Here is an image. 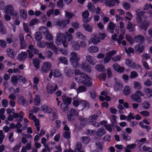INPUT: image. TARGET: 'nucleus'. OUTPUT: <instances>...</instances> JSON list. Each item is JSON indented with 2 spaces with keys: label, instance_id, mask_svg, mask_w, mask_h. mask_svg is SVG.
Listing matches in <instances>:
<instances>
[{
  "label": "nucleus",
  "instance_id": "c85d7f7f",
  "mask_svg": "<svg viewBox=\"0 0 152 152\" xmlns=\"http://www.w3.org/2000/svg\"><path fill=\"white\" fill-rule=\"evenodd\" d=\"M60 108L63 111H66L69 108V105L64 103H61L60 105Z\"/></svg>",
  "mask_w": 152,
  "mask_h": 152
},
{
  "label": "nucleus",
  "instance_id": "c756f323",
  "mask_svg": "<svg viewBox=\"0 0 152 152\" xmlns=\"http://www.w3.org/2000/svg\"><path fill=\"white\" fill-rule=\"evenodd\" d=\"M88 50L90 53H96L98 51L99 49L96 46H91L88 48Z\"/></svg>",
  "mask_w": 152,
  "mask_h": 152
},
{
  "label": "nucleus",
  "instance_id": "a18cd8bd",
  "mask_svg": "<svg viewBox=\"0 0 152 152\" xmlns=\"http://www.w3.org/2000/svg\"><path fill=\"white\" fill-rule=\"evenodd\" d=\"M105 129L109 132H111L112 131V127H113V124H104V125Z\"/></svg>",
  "mask_w": 152,
  "mask_h": 152
},
{
  "label": "nucleus",
  "instance_id": "1a4fd4ad",
  "mask_svg": "<svg viewBox=\"0 0 152 152\" xmlns=\"http://www.w3.org/2000/svg\"><path fill=\"white\" fill-rule=\"evenodd\" d=\"M13 11L14 10L13 6L9 4L5 7L4 12L6 14H9L10 15L13 13Z\"/></svg>",
  "mask_w": 152,
  "mask_h": 152
},
{
  "label": "nucleus",
  "instance_id": "6e6552de",
  "mask_svg": "<svg viewBox=\"0 0 152 152\" xmlns=\"http://www.w3.org/2000/svg\"><path fill=\"white\" fill-rule=\"evenodd\" d=\"M81 66L82 69L85 72H90L91 71V66L86 63H82Z\"/></svg>",
  "mask_w": 152,
  "mask_h": 152
},
{
  "label": "nucleus",
  "instance_id": "2f4dec72",
  "mask_svg": "<svg viewBox=\"0 0 152 152\" xmlns=\"http://www.w3.org/2000/svg\"><path fill=\"white\" fill-rule=\"evenodd\" d=\"M40 96L38 94H36L35 96L34 99V104L35 105H38L40 103Z\"/></svg>",
  "mask_w": 152,
  "mask_h": 152
},
{
  "label": "nucleus",
  "instance_id": "bf43d9fd",
  "mask_svg": "<svg viewBox=\"0 0 152 152\" xmlns=\"http://www.w3.org/2000/svg\"><path fill=\"white\" fill-rule=\"evenodd\" d=\"M64 6V4L63 0H59L57 2V6L59 8H63V7Z\"/></svg>",
  "mask_w": 152,
  "mask_h": 152
},
{
  "label": "nucleus",
  "instance_id": "6e6d98bb",
  "mask_svg": "<svg viewBox=\"0 0 152 152\" xmlns=\"http://www.w3.org/2000/svg\"><path fill=\"white\" fill-rule=\"evenodd\" d=\"M35 39L37 41H40L42 39V35L40 32H37L35 34Z\"/></svg>",
  "mask_w": 152,
  "mask_h": 152
},
{
  "label": "nucleus",
  "instance_id": "a211bd4d",
  "mask_svg": "<svg viewBox=\"0 0 152 152\" xmlns=\"http://www.w3.org/2000/svg\"><path fill=\"white\" fill-rule=\"evenodd\" d=\"M134 48L139 53H141L143 52L145 49L144 46L143 45H136Z\"/></svg>",
  "mask_w": 152,
  "mask_h": 152
},
{
  "label": "nucleus",
  "instance_id": "423d86ee",
  "mask_svg": "<svg viewBox=\"0 0 152 152\" xmlns=\"http://www.w3.org/2000/svg\"><path fill=\"white\" fill-rule=\"evenodd\" d=\"M80 60L79 58H73L72 57H70V62L74 67L77 68L79 66V61Z\"/></svg>",
  "mask_w": 152,
  "mask_h": 152
},
{
  "label": "nucleus",
  "instance_id": "f704fd0d",
  "mask_svg": "<svg viewBox=\"0 0 152 152\" xmlns=\"http://www.w3.org/2000/svg\"><path fill=\"white\" fill-rule=\"evenodd\" d=\"M100 42L99 38L97 35H95L91 39V42L94 45H96Z\"/></svg>",
  "mask_w": 152,
  "mask_h": 152
},
{
  "label": "nucleus",
  "instance_id": "13d9d810",
  "mask_svg": "<svg viewBox=\"0 0 152 152\" xmlns=\"http://www.w3.org/2000/svg\"><path fill=\"white\" fill-rule=\"evenodd\" d=\"M53 76L54 77H59L62 75V74L57 69H55L53 72Z\"/></svg>",
  "mask_w": 152,
  "mask_h": 152
},
{
  "label": "nucleus",
  "instance_id": "5701e85b",
  "mask_svg": "<svg viewBox=\"0 0 152 152\" xmlns=\"http://www.w3.org/2000/svg\"><path fill=\"white\" fill-rule=\"evenodd\" d=\"M40 61L37 58H34L33 59V63L34 66L38 69L39 67Z\"/></svg>",
  "mask_w": 152,
  "mask_h": 152
},
{
  "label": "nucleus",
  "instance_id": "4468645a",
  "mask_svg": "<svg viewBox=\"0 0 152 152\" xmlns=\"http://www.w3.org/2000/svg\"><path fill=\"white\" fill-rule=\"evenodd\" d=\"M27 54L26 52H22L19 53L18 55V59L20 61H24L27 57Z\"/></svg>",
  "mask_w": 152,
  "mask_h": 152
},
{
  "label": "nucleus",
  "instance_id": "603ef678",
  "mask_svg": "<svg viewBox=\"0 0 152 152\" xmlns=\"http://www.w3.org/2000/svg\"><path fill=\"white\" fill-rule=\"evenodd\" d=\"M80 123L81 125L85 126L87 123V120L86 118H84L83 117H81L80 118Z\"/></svg>",
  "mask_w": 152,
  "mask_h": 152
},
{
  "label": "nucleus",
  "instance_id": "0e129e2a",
  "mask_svg": "<svg viewBox=\"0 0 152 152\" xmlns=\"http://www.w3.org/2000/svg\"><path fill=\"white\" fill-rule=\"evenodd\" d=\"M53 54V53L50 50L47 51L45 53L46 56L48 58H51Z\"/></svg>",
  "mask_w": 152,
  "mask_h": 152
},
{
  "label": "nucleus",
  "instance_id": "20e7f679",
  "mask_svg": "<svg viewBox=\"0 0 152 152\" xmlns=\"http://www.w3.org/2000/svg\"><path fill=\"white\" fill-rule=\"evenodd\" d=\"M51 68V64L48 62H45L41 68L42 71L44 73H47L49 71Z\"/></svg>",
  "mask_w": 152,
  "mask_h": 152
},
{
  "label": "nucleus",
  "instance_id": "774afa93",
  "mask_svg": "<svg viewBox=\"0 0 152 152\" xmlns=\"http://www.w3.org/2000/svg\"><path fill=\"white\" fill-rule=\"evenodd\" d=\"M134 113H130L128 115V117L127 118V120L128 121H130L132 119H134V117L133 116Z\"/></svg>",
  "mask_w": 152,
  "mask_h": 152
},
{
  "label": "nucleus",
  "instance_id": "c03bdc74",
  "mask_svg": "<svg viewBox=\"0 0 152 152\" xmlns=\"http://www.w3.org/2000/svg\"><path fill=\"white\" fill-rule=\"evenodd\" d=\"M71 132L69 131H65L63 133V136L67 140L71 138Z\"/></svg>",
  "mask_w": 152,
  "mask_h": 152
},
{
  "label": "nucleus",
  "instance_id": "bb28decb",
  "mask_svg": "<svg viewBox=\"0 0 152 152\" xmlns=\"http://www.w3.org/2000/svg\"><path fill=\"white\" fill-rule=\"evenodd\" d=\"M89 78V76L86 74L84 73H81L80 74V77H79V80L82 83V80H86Z\"/></svg>",
  "mask_w": 152,
  "mask_h": 152
},
{
  "label": "nucleus",
  "instance_id": "3c124183",
  "mask_svg": "<svg viewBox=\"0 0 152 152\" xmlns=\"http://www.w3.org/2000/svg\"><path fill=\"white\" fill-rule=\"evenodd\" d=\"M76 35L77 37L82 40H85L86 39V37L81 32H77L76 34Z\"/></svg>",
  "mask_w": 152,
  "mask_h": 152
},
{
  "label": "nucleus",
  "instance_id": "39448f33",
  "mask_svg": "<svg viewBox=\"0 0 152 152\" xmlns=\"http://www.w3.org/2000/svg\"><path fill=\"white\" fill-rule=\"evenodd\" d=\"M89 15V13L88 10H86L82 13L83 22L84 23L89 22L91 19H89L88 16Z\"/></svg>",
  "mask_w": 152,
  "mask_h": 152
},
{
  "label": "nucleus",
  "instance_id": "4d7b16f0",
  "mask_svg": "<svg viewBox=\"0 0 152 152\" xmlns=\"http://www.w3.org/2000/svg\"><path fill=\"white\" fill-rule=\"evenodd\" d=\"M75 98H73V101L72 102V104L75 107H78L80 103L82 102L81 100H78L75 99Z\"/></svg>",
  "mask_w": 152,
  "mask_h": 152
},
{
  "label": "nucleus",
  "instance_id": "473e14b6",
  "mask_svg": "<svg viewBox=\"0 0 152 152\" xmlns=\"http://www.w3.org/2000/svg\"><path fill=\"white\" fill-rule=\"evenodd\" d=\"M88 10L93 13L95 12V7L91 2H89L88 4Z\"/></svg>",
  "mask_w": 152,
  "mask_h": 152
},
{
  "label": "nucleus",
  "instance_id": "49530a36",
  "mask_svg": "<svg viewBox=\"0 0 152 152\" xmlns=\"http://www.w3.org/2000/svg\"><path fill=\"white\" fill-rule=\"evenodd\" d=\"M18 101L21 104L24 105L26 104V100L25 99L24 97L22 96H20L18 98Z\"/></svg>",
  "mask_w": 152,
  "mask_h": 152
},
{
  "label": "nucleus",
  "instance_id": "aec40b11",
  "mask_svg": "<svg viewBox=\"0 0 152 152\" xmlns=\"http://www.w3.org/2000/svg\"><path fill=\"white\" fill-rule=\"evenodd\" d=\"M105 5L107 7H111L115 5V3L112 0H106L105 2Z\"/></svg>",
  "mask_w": 152,
  "mask_h": 152
},
{
  "label": "nucleus",
  "instance_id": "c9c22d12",
  "mask_svg": "<svg viewBox=\"0 0 152 152\" xmlns=\"http://www.w3.org/2000/svg\"><path fill=\"white\" fill-rule=\"evenodd\" d=\"M134 39L137 42H140L141 43H143L145 40L144 37L142 35L136 36L134 37Z\"/></svg>",
  "mask_w": 152,
  "mask_h": 152
},
{
  "label": "nucleus",
  "instance_id": "7c9ffc66",
  "mask_svg": "<svg viewBox=\"0 0 152 152\" xmlns=\"http://www.w3.org/2000/svg\"><path fill=\"white\" fill-rule=\"evenodd\" d=\"M131 90L130 87L128 86L125 87L123 92L125 95H128L131 92Z\"/></svg>",
  "mask_w": 152,
  "mask_h": 152
},
{
  "label": "nucleus",
  "instance_id": "4c0bfd02",
  "mask_svg": "<svg viewBox=\"0 0 152 152\" xmlns=\"http://www.w3.org/2000/svg\"><path fill=\"white\" fill-rule=\"evenodd\" d=\"M86 59L87 61L91 64L92 65L95 64V62L94 61V58L92 56H86Z\"/></svg>",
  "mask_w": 152,
  "mask_h": 152
},
{
  "label": "nucleus",
  "instance_id": "09e8293b",
  "mask_svg": "<svg viewBox=\"0 0 152 152\" xmlns=\"http://www.w3.org/2000/svg\"><path fill=\"white\" fill-rule=\"evenodd\" d=\"M150 105V104L148 101H145L143 103L142 106L144 109L148 110L149 108Z\"/></svg>",
  "mask_w": 152,
  "mask_h": 152
},
{
  "label": "nucleus",
  "instance_id": "de8ad7c7",
  "mask_svg": "<svg viewBox=\"0 0 152 152\" xmlns=\"http://www.w3.org/2000/svg\"><path fill=\"white\" fill-rule=\"evenodd\" d=\"M45 39L48 41L52 40L53 39V36L51 34L49 33L48 31L45 32Z\"/></svg>",
  "mask_w": 152,
  "mask_h": 152
},
{
  "label": "nucleus",
  "instance_id": "f03ea898",
  "mask_svg": "<svg viewBox=\"0 0 152 152\" xmlns=\"http://www.w3.org/2000/svg\"><path fill=\"white\" fill-rule=\"evenodd\" d=\"M125 62L127 66L131 68L135 69L139 72H141L142 70V68L141 66L136 63L133 62L132 63V60L130 59H126Z\"/></svg>",
  "mask_w": 152,
  "mask_h": 152
},
{
  "label": "nucleus",
  "instance_id": "79ce46f5",
  "mask_svg": "<svg viewBox=\"0 0 152 152\" xmlns=\"http://www.w3.org/2000/svg\"><path fill=\"white\" fill-rule=\"evenodd\" d=\"M82 83L86 86L89 87H91L93 84L92 82L89 80H82Z\"/></svg>",
  "mask_w": 152,
  "mask_h": 152
},
{
  "label": "nucleus",
  "instance_id": "2eb2a0df",
  "mask_svg": "<svg viewBox=\"0 0 152 152\" xmlns=\"http://www.w3.org/2000/svg\"><path fill=\"white\" fill-rule=\"evenodd\" d=\"M41 110L44 112L47 113H51L52 112L51 109L47 105H43L41 106Z\"/></svg>",
  "mask_w": 152,
  "mask_h": 152
},
{
  "label": "nucleus",
  "instance_id": "a19ab883",
  "mask_svg": "<svg viewBox=\"0 0 152 152\" xmlns=\"http://www.w3.org/2000/svg\"><path fill=\"white\" fill-rule=\"evenodd\" d=\"M134 88L136 90H140L142 88L141 84L138 82L135 81L134 83Z\"/></svg>",
  "mask_w": 152,
  "mask_h": 152
},
{
  "label": "nucleus",
  "instance_id": "69168bd1",
  "mask_svg": "<svg viewBox=\"0 0 152 152\" xmlns=\"http://www.w3.org/2000/svg\"><path fill=\"white\" fill-rule=\"evenodd\" d=\"M65 15L68 18L71 19L74 16V15L72 13L69 12L68 11H66Z\"/></svg>",
  "mask_w": 152,
  "mask_h": 152
},
{
  "label": "nucleus",
  "instance_id": "72a5a7b5",
  "mask_svg": "<svg viewBox=\"0 0 152 152\" xmlns=\"http://www.w3.org/2000/svg\"><path fill=\"white\" fill-rule=\"evenodd\" d=\"M95 68L98 72H102L105 71L104 66L102 65H97L95 66Z\"/></svg>",
  "mask_w": 152,
  "mask_h": 152
},
{
  "label": "nucleus",
  "instance_id": "5fc2aeb1",
  "mask_svg": "<svg viewBox=\"0 0 152 152\" xmlns=\"http://www.w3.org/2000/svg\"><path fill=\"white\" fill-rule=\"evenodd\" d=\"M47 43L48 47L54 51H56L57 50V48L53 43L51 42Z\"/></svg>",
  "mask_w": 152,
  "mask_h": 152
},
{
  "label": "nucleus",
  "instance_id": "ea45409f",
  "mask_svg": "<svg viewBox=\"0 0 152 152\" xmlns=\"http://www.w3.org/2000/svg\"><path fill=\"white\" fill-rule=\"evenodd\" d=\"M0 32L2 34H6L7 31L2 22L0 24Z\"/></svg>",
  "mask_w": 152,
  "mask_h": 152
},
{
  "label": "nucleus",
  "instance_id": "ddd939ff",
  "mask_svg": "<svg viewBox=\"0 0 152 152\" xmlns=\"http://www.w3.org/2000/svg\"><path fill=\"white\" fill-rule=\"evenodd\" d=\"M62 99L63 102L69 105L71 104L72 99L71 97H68L66 95L62 96Z\"/></svg>",
  "mask_w": 152,
  "mask_h": 152
},
{
  "label": "nucleus",
  "instance_id": "f8f14e48",
  "mask_svg": "<svg viewBox=\"0 0 152 152\" xmlns=\"http://www.w3.org/2000/svg\"><path fill=\"white\" fill-rule=\"evenodd\" d=\"M149 24V23L148 21L145 20L139 26L141 29L146 31L147 29Z\"/></svg>",
  "mask_w": 152,
  "mask_h": 152
},
{
  "label": "nucleus",
  "instance_id": "a878e982",
  "mask_svg": "<svg viewBox=\"0 0 152 152\" xmlns=\"http://www.w3.org/2000/svg\"><path fill=\"white\" fill-rule=\"evenodd\" d=\"M122 136L123 140L125 141H129L131 140V137L128 135L127 133L125 131H123L122 132Z\"/></svg>",
  "mask_w": 152,
  "mask_h": 152
},
{
  "label": "nucleus",
  "instance_id": "cd10ccee",
  "mask_svg": "<svg viewBox=\"0 0 152 152\" xmlns=\"http://www.w3.org/2000/svg\"><path fill=\"white\" fill-rule=\"evenodd\" d=\"M20 15L21 17L24 20H25L27 18V12L23 9H20L19 11Z\"/></svg>",
  "mask_w": 152,
  "mask_h": 152
},
{
  "label": "nucleus",
  "instance_id": "412c9836",
  "mask_svg": "<svg viewBox=\"0 0 152 152\" xmlns=\"http://www.w3.org/2000/svg\"><path fill=\"white\" fill-rule=\"evenodd\" d=\"M82 147V143L79 142H77L75 145L74 146V150L75 152H77L78 151L81 150Z\"/></svg>",
  "mask_w": 152,
  "mask_h": 152
},
{
  "label": "nucleus",
  "instance_id": "e433bc0d",
  "mask_svg": "<svg viewBox=\"0 0 152 152\" xmlns=\"http://www.w3.org/2000/svg\"><path fill=\"white\" fill-rule=\"evenodd\" d=\"M144 91L148 97H152V90L148 88H145Z\"/></svg>",
  "mask_w": 152,
  "mask_h": 152
},
{
  "label": "nucleus",
  "instance_id": "052dcab7",
  "mask_svg": "<svg viewBox=\"0 0 152 152\" xmlns=\"http://www.w3.org/2000/svg\"><path fill=\"white\" fill-rule=\"evenodd\" d=\"M123 7L124 9L126 10H129L130 8V4L127 2H124L123 4Z\"/></svg>",
  "mask_w": 152,
  "mask_h": 152
},
{
  "label": "nucleus",
  "instance_id": "6ab92c4d",
  "mask_svg": "<svg viewBox=\"0 0 152 152\" xmlns=\"http://www.w3.org/2000/svg\"><path fill=\"white\" fill-rule=\"evenodd\" d=\"M136 146V144L134 143L128 145L126 146V147L125 148V151L126 152H131V151L130 150L135 148Z\"/></svg>",
  "mask_w": 152,
  "mask_h": 152
},
{
  "label": "nucleus",
  "instance_id": "393cba45",
  "mask_svg": "<svg viewBox=\"0 0 152 152\" xmlns=\"http://www.w3.org/2000/svg\"><path fill=\"white\" fill-rule=\"evenodd\" d=\"M131 98L132 99L134 102L139 103L140 102H141V99L140 97L138 95L136 94H134L132 95Z\"/></svg>",
  "mask_w": 152,
  "mask_h": 152
},
{
  "label": "nucleus",
  "instance_id": "58836bf2",
  "mask_svg": "<svg viewBox=\"0 0 152 152\" xmlns=\"http://www.w3.org/2000/svg\"><path fill=\"white\" fill-rule=\"evenodd\" d=\"M77 91V93L83 92L86 91V88L84 86H79Z\"/></svg>",
  "mask_w": 152,
  "mask_h": 152
},
{
  "label": "nucleus",
  "instance_id": "37998d69",
  "mask_svg": "<svg viewBox=\"0 0 152 152\" xmlns=\"http://www.w3.org/2000/svg\"><path fill=\"white\" fill-rule=\"evenodd\" d=\"M18 80V78L17 76L14 75L12 76L11 79L12 83L15 86H16L17 84Z\"/></svg>",
  "mask_w": 152,
  "mask_h": 152
},
{
  "label": "nucleus",
  "instance_id": "7ed1b4c3",
  "mask_svg": "<svg viewBox=\"0 0 152 152\" xmlns=\"http://www.w3.org/2000/svg\"><path fill=\"white\" fill-rule=\"evenodd\" d=\"M78 115V113L77 110L73 108H72L67 112V118L69 121H72L75 116Z\"/></svg>",
  "mask_w": 152,
  "mask_h": 152
},
{
  "label": "nucleus",
  "instance_id": "0eeeda50",
  "mask_svg": "<svg viewBox=\"0 0 152 152\" xmlns=\"http://www.w3.org/2000/svg\"><path fill=\"white\" fill-rule=\"evenodd\" d=\"M58 89V87L57 85H56L54 87L51 85H48L47 87V92L50 94H53Z\"/></svg>",
  "mask_w": 152,
  "mask_h": 152
},
{
  "label": "nucleus",
  "instance_id": "b1692460",
  "mask_svg": "<svg viewBox=\"0 0 152 152\" xmlns=\"http://www.w3.org/2000/svg\"><path fill=\"white\" fill-rule=\"evenodd\" d=\"M72 47L75 50H78L80 48V45L79 44V41H74L72 43Z\"/></svg>",
  "mask_w": 152,
  "mask_h": 152
},
{
  "label": "nucleus",
  "instance_id": "f257e3e1",
  "mask_svg": "<svg viewBox=\"0 0 152 152\" xmlns=\"http://www.w3.org/2000/svg\"><path fill=\"white\" fill-rule=\"evenodd\" d=\"M56 44L57 45L62 44L64 47L67 48L68 42L65 35L61 33L58 34L57 35Z\"/></svg>",
  "mask_w": 152,
  "mask_h": 152
},
{
  "label": "nucleus",
  "instance_id": "9d476101",
  "mask_svg": "<svg viewBox=\"0 0 152 152\" xmlns=\"http://www.w3.org/2000/svg\"><path fill=\"white\" fill-rule=\"evenodd\" d=\"M7 54L9 57L12 58H14L16 55L15 51L11 48H9L7 50Z\"/></svg>",
  "mask_w": 152,
  "mask_h": 152
},
{
  "label": "nucleus",
  "instance_id": "dca6fc26",
  "mask_svg": "<svg viewBox=\"0 0 152 152\" xmlns=\"http://www.w3.org/2000/svg\"><path fill=\"white\" fill-rule=\"evenodd\" d=\"M106 133V131L102 127H100L99 128L96 132V135L97 136L102 137Z\"/></svg>",
  "mask_w": 152,
  "mask_h": 152
},
{
  "label": "nucleus",
  "instance_id": "f3484780",
  "mask_svg": "<svg viewBox=\"0 0 152 152\" xmlns=\"http://www.w3.org/2000/svg\"><path fill=\"white\" fill-rule=\"evenodd\" d=\"M81 140L83 144L86 145L89 142L91 139L88 136H83L81 138Z\"/></svg>",
  "mask_w": 152,
  "mask_h": 152
},
{
  "label": "nucleus",
  "instance_id": "864d4df0",
  "mask_svg": "<svg viewBox=\"0 0 152 152\" xmlns=\"http://www.w3.org/2000/svg\"><path fill=\"white\" fill-rule=\"evenodd\" d=\"M127 29L129 30L130 32H133L134 31L133 24L130 21H129L127 24Z\"/></svg>",
  "mask_w": 152,
  "mask_h": 152
},
{
  "label": "nucleus",
  "instance_id": "338daca9",
  "mask_svg": "<svg viewBox=\"0 0 152 152\" xmlns=\"http://www.w3.org/2000/svg\"><path fill=\"white\" fill-rule=\"evenodd\" d=\"M90 94L91 98L93 99H94L96 98L97 94L96 92L94 90H93L92 91L90 92Z\"/></svg>",
  "mask_w": 152,
  "mask_h": 152
},
{
  "label": "nucleus",
  "instance_id": "9b49d317",
  "mask_svg": "<svg viewBox=\"0 0 152 152\" xmlns=\"http://www.w3.org/2000/svg\"><path fill=\"white\" fill-rule=\"evenodd\" d=\"M64 71L67 76L69 77H71L74 72V70H71V69L67 67H65Z\"/></svg>",
  "mask_w": 152,
  "mask_h": 152
},
{
  "label": "nucleus",
  "instance_id": "8fccbe9b",
  "mask_svg": "<svg viewBox=\"0 0 152 152\" xmlns=\"http://www.w3.org/2000/svg\"><path fill=\"white\" fill-rule=\"evenodd\" d=\"M59 60L61 63L64 64L65 65H67L68 64V60L65 57H60Z\"/></svg>",
  "mask_w": 152,
  "mask_h": 152
},
{
  "label": "nucleus",
  "instance_id": "4be33fe9",
  "mask_svg": "<svg viewBox=\"0 0 152 152\" xmlns=\"http://www.w3.org/2000/svg\"><path fill=\"white\" fill-rule=\"evenodd\" d=\"M83 26L86 31L90 32H92L93 27L92 26L89 25L88 24H84L83 25Z\"/></svg>",
  "mask_w": 152,
  "mask_h": 152
},
{
  "label": "nucleus",
  "instance_id": "680f3d73",
  "mask_svg": "<svg viewBox=\"0 0 152 152\" xmlns=\"http://www.w3.org/2000/svg\"><path fill=\"white\" fill-rule=\"evenodd\" d=\"M121 58V56L120 55H118L113 57L112 59L114 62H116L117 61H120Z\"/></svg>",
  "mask_w": 152,
  "mask_h": 152
},
{
  "label": "nucleus",
  "instance_id": "e2e57ef3",
  "mask_svg": "<svg viewBox=\"0 0 152 152\" xmlns=\"http://www.w3.org/2000/svg\"><path fill=\"white\" fill-rule=\"evenodd\" d=\"M126 37L127 40L130 43L132 44L134 43V41L133 39L131 36L130 35H126Z\"/></svg>",
  "mask_w": 152,
  "mask_h": 152
}]
</instances>
